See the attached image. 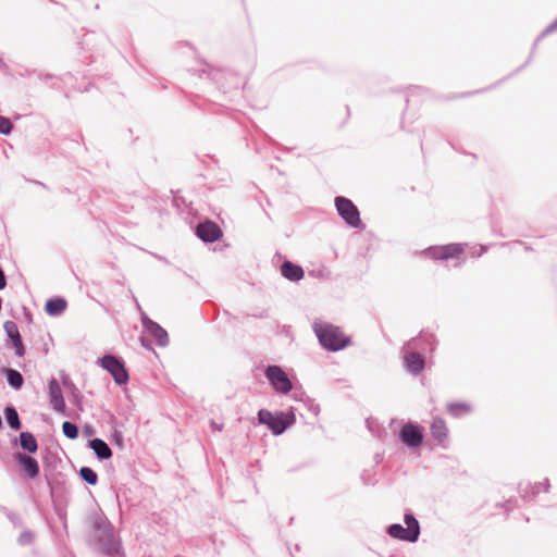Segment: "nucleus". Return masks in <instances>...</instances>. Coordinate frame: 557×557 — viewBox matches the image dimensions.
<instances>
[{"label": "nucleus", "mask_w": 557, "mask_h": 557, "mask_svg": "<svg viewBox=\"0 0 557 557\" xmlns=\"http://www.w3.org/2000/svg\"><path fill=\"white\" fill-rule=\"evenodd\" d=\"M404 521H405L406 528L403 527L400 523L391 524L387 528L388 535L393 539H397V540L409 542V543L417 542L419 539V535H420L419 521L410 512L405 515Z\"/></svg>", "instance_id": "f03ea898"}, {"label": "nucleus", "mask_w": 557, "mask_h": 557, "mask_svg": "<svg viewBox=\"0 0 557 557\" xmlns=\"http://www.w3.org/2000/svg\"><path fill=\"white\" fill-rule=\"evenodd\" d=\"M98 364L112 375L117 385H124L127 383L128 373L120 358L113 355H106L98 359Z\"/></svg>", "instance_id": "20e7f679"}, {"label": "nucleus", "mask_w": 557, "mask_h": 557, "mask_svg": "<svg viewBox=\"0 0 557 557\" xmlns=\"http://www.w3.org/2000/svg\"><path fill=\"white\" fill-rule=\"evenodd\" d=\"M89 446L101 460L109 459L112 456V450L109 445L100 438L91 440Z\"/></svg>", "instance_id": "dca6fc26"}, {"label": "nucleus", "mask_w": 557, "mask_h": 557, "mask_svg": "<svg viewBox=\"0 0 557 557\" xmlns=\"http://www.w3.org/2000/svg\"><path fill=\"white\" fill-rule=\"evenodd\" d=\"M3 329L7 336L12 341L13 348L15 349V355L17 357H23L25 354V348L23 346L16 323L13 321H7L3 324Z\"/></svg>", "instance_id": "9b49d317"}, {"label": "nucleus", "mask_w": 557, "mask_h": 557, "mask_svg": "<svg viewBox=\"0 0 557 557\" xmlns=\"http://www.w3.org/2000/svg\"><path fill=\"white\" fill-rule=\"evenodd\" d=\"M466 245L463 244H448L443 246H432L423 250L426 258L433 260H447L457 259L463 253Z\"/></svg>", "instance_id": "423d86ee"}, {"label": "nucleus", "mask_w": 557, "mask_h": 557, "mask_svg": "<svg viewBox=\"0 0 557 557\" xmlns=\"http://www.w3.org/2000/svg\"><path fill=\"white\" fill-rule=\"evenodd\" d=\"M281 273L285 278L293 282L300 281L305 275L302 268L290 261H285L282 264Z\"/></svg>", "instance_id": "4468645a"}, {"label": "nucleus", "mask_w": 557, "mask_h": 557, "mask_svg": "<svg viewBox=\"0 0 557 557\" xmlns=\"http://www.w3.org/2000/svg\"><path fill=\"white\" fill-rule=\"evenodd\" d=\"M196 234L201 240L213 243L221 237L222 232L214 222L207 221L198 224L196 227Z\"/></svg>", "instance_id": "9d476101"}, {"label": "nucleus", "mask_w": 557, "mask_h": 557, "mask_svg": "<svg viewBox=\"0 0 557 557\" xmlns=\"http://www.w3.org/2000/svg\"><path fill=\"white\" fill-rule=\"evenodd\" d=\"M62 431L63 434L71 440H74L78 436V428L70 421H65L63 423Z\"/></svg>", "instance_id": "b1692460"}, {"label": "nucleus", "mask_w": 557, "mask_h": 557, "mask_svg": "<svg viewBox=\"0 0 557 557\" xmlns=\"http://www.w3.org/2000/svg\"><path fill=\"white\" fill-rule=\"evenodd\" d=\"M211 428L214 430V431H221L222 430V426L219 425L216 422L214 421H211Z\"/></svg>", "instance_id": "c85d7f7f"}, {"label": "nucleus", "mask_w": 557, "mask_h": 557, "mask_svg": "<svg viewBox=\"0 0 557 557\" xmlns=\"http://www.w3.org/2000/svg\"><path fill=\"white\" fill-rule=\"evenodd\" d=\"M264 374L275 392L288 394L292 391L293 384L280 366H269Z\"/></svg>", "instance_id": "0eeeda50"}, {"label": "nucleus", "mask_w": 557, "mask_h": 557, "mask_svg": "<svg viewBox=\"0 0 557 557\" xmlns=\"http://www.w3.org/2000/svg\"><path fill=\"white\" fill-rule=\"evenodd\" d=\"M49 396H50V403L53 408V410L65 413V403L62 394V389L60 387V384L55 379H52L49 382Z\"/></svg>", "instance_id": "f8f14e48"}, {"label": "nucleus", "mask_w": 557, "mask_h": 557, "mask_svg": "<svg viewBox=\"0 0 557 557\" xmlns=\"http://www.w3.org/2000/svg\"><path fill=\"white\" fill-rule=\"evenodd\" d=\"M313 331L320 344L327 350L337 351L349 345V338L335 325L315 322Z\"/></svg>", "instance_id": "f257e3e1"}, {"label": "nucleus", "mask_w": 557, "mask_h": 557, "mask_svg": "<svg viewBox=\"0 0 557 557\" xmlns=\"http://www.w3.org/2000/svg\"><path fill=\"white\" fill-rule=\"evenodd\" d=\"M81 478L90 485L97 483L98 476L97 473L88 467H83L79 471Z\"/></svg>", "instance_id": "5701e85b"}, {"label": "nucleus", "mask_w": 557, "mask_h": 557, "mask_svg": "<svg viewBox=\"0 0 557 557\" xmlns=\"http://www.w3.org/2000/svg\"><path fill=\"white\" fill-rule=\"evenodd\" d=\"M3 371L7 376L9 385L14 389H21L24 383L22 374L14 369H4Z\"/></svg>", "instance_id": "aec40b11"}, {"label": "nucleus", "mask_w": 557, "mask_h": 557, "mask_svg": "<svg viewBox=\"0 0 557 557\" xmlns=\"http://www.w3.org/2000/svg\"><path fill=\"white\" fill-rule=\"evenodd\" d=\"M259 423L265 424L274 435H281L289 425L295 422V414L289 413H272L267 409H260L258 412Z\"/></svg>", "instance_id": "7ed1b4c3"}, {"label": "nucleus", "mask_w": 557, "mask_h": 557, "mask_svg": "<svg viewBox=\"0 0 557 557\" xmlns=\"http://www.w3.org/2000/svg\"><path fill=\"white\" fill-rule=\"evenodd\" d=\"M7 285V280H5V275H4V272L2 271V269L0 268V290L3 289Z\"/></svg>", "instance_id": "cd10ccee"}, {"label": "nucleus", "mask_w": 557, "mask_h": 557, "mask_svg": "<svg viewBox=\"0 0 557 557\" xmlns=\"http://www.w3.org/2000/svg\"><path fill=\"white\" fill-rule=\"evenodd\" d=\"M400 441L409 448H418L423 442V429L411 422L403 425L399 432Z\"/></svg>", "instance_id": "6e6552de"}, {"label": "nucleus", "mask_w": 557, "mask_h": 557, "mask_svg": "<svg viewBox=\"0 0 557 557\" xmlns=\"http://www.w3.org/2000/svg\"><path fill=\"white\" fill-rule=\"evenodd\" d=\"M34 539V534L33 532L30 531H24L23 533H21V535L18 536V543L21 545H27V544H30L32 541Z\"/></svg>", "instance_id": "bb28decb"}, {"label": "nucleus", "mask_w": 557, "mask_h": 557, "mask_svg": "<svg viewBox=\"0 0 557 557\" xmlns=\"http://www.w3.org/2000/svg\"><path fill=\"white\" fill-rule=\"evenodd\" d=\"M335 207L339 216L351 227H359L361 219L358 208L354 202L345 197L335 198Z\"/></svg>", "instance_id": "39448f33"}, {"label": "nucleus", "mask_w": 557, "mask_h": 557, "mask_svg": "<svg viewBox=\"0 0 557 557\" xmlns=\"http://www.w3.org/2000/svg\"><path fill=\"white\" fill-rule=\"evenodd\" d=\"M66 309V301L63 298H52L46 302L45 310L47 314L57 317Z\"/></svg>", "instance_id": "a211bd4d"}, {"label": "nucleus", "mask_w": 557, "mask_h": 557, "mask_svg": "<svg viewBox=\"0 0 557 557\" xmlns=\"http://www.w3.org/2000/svg\"><path fill=\"white\" fill-rule=\"evenodd\" d=\"M20 443L23 449L28 453H36L38 448L37 441L35 436L29 432H22L20 434Z\"/></svg>", "instance_id": "6ab92c4d"}, {"label": "nucleus", "mask_w": 557, "mask_h": 557, "mask_svg": "<svg viewBox=\"0 0 557 557\" xmlns=\"http://www.w3.org/2000/svg\"><path fill=\"white\" fill-rule=\"evenodd\" d=\"M447 410L453 417L459 418L468 414L471 411V406L467 403H450L447 405Z\"/></svg>", "instance_id": "412c9836"}, {"label": "nucleus", "mask_w": 557, "mask_h": 557, "mask_svg": "<svg viewBox=\"0 0 557 557\" xmlns=\"http://www.w3.org/2000/svg\"><path fill=\"white\" fill-rule=\"evenodd\" d=\"M404 360L406 369L412 374H419L424 368V359L418 352H406Z\"/></svg>", "instance_id": "ddd939ff"}, {"label": "nucleus", "mask_w": 557, "mask_h": 557, "mask_svg": "<svg viewBox=\"0 0 557 557\" xmlns=\"http://www.w3.org/2000/svg\"><path fill=\"white\" fill-rule=\"evenodd\" d=\"M12 127H13L12 122L9 119L0 115V134H3V135L10 134Z\"/></svg>", "instance_id": "393cba45"}, {"label": "nucleus", "mask_w": 557, "mask_h": 557, "mask_svg": "<svg viewBox=\"0 0 557 557\" xmlns=\"http://www.w3.org/2000/svg\"><path fill=\"white\" fill-rule=\"evenodd\" d=\"M485 250H486V248L482 246L481 247V252L479 253V256H481Z\"/></svg>", "instance_id": "7c9ffc66"}, {"label": "nucleus", "mask_w": 557, "mask_h": 557, "mask_svg": "<svg viewBox=\"0 0 557 557\" xmlns=\"http://www.w3.org/2000/svg\"><path fill=\"white\" fill-rule=\"evenodd\" d=\"M16 459L24 467V470L29 478H36L38 475L39 466L36 459L24 454H17Z\"/></svg>", "instance_id": "2eb2a0df"}, {"label": "nucleus", "mask_w": 557, "mask_h": 557, "mask_svg": "<svg viewBox=\"0 0 557 557\" xmlns=\"http://www.w3.org/2000/svg\"><path fill=\"white\" fill-rule=\"evenodd\" d=\"M532 495H536L540 492L547 493L549 491V480L544 479L542 482L534 484Z\"/></svg>", "instance_id": "a878e982"}, {"label": "nucleus", "mask_w": 557, "mask_h": 557, "mask_svg": "<svg viewBox=\"0 0 557 557\" xmlns=\"http://www.w3.org/2000/svg\"><path fill=\"white\" fill-rule=\"evenodd\" d=\"M522 245H523V244H522V243H520V242H519V243H515V244H513V246H515V247H520V246H522Z\"/></svg>", "instance_id": "c756f323"}, {"label": "nucleus", "mask_w": 557, "mask_h": 557, "mask_svg": "<svg viewBox=\"0 0 557 557\" xmlns=\"http://www.w3.org/2000/svg\"><path fill=\"white\" fill-rule=\"evenodd\" d=\"M431 434L438 443H442L447 437V426L443 419L434 418L431 423Z\"/></svg>", "instance_id": "f3484780"}, {"label": "nucleus", "mask_w": 557, "mask_h": 557, "mask_svg": "<svg viewBox=\"0 0 557 557\" xmlns=\"http://www.w3.org/2000/svg\"><path fill=\"white\" fill-rule=\"evenodd\" d=\"M144 329L146 333L151 336L156 343L161 346L165 347L169 344V335L166 331L161 327L158 323L153 322L147 317H144L141 319Z\"/></svg>", "instance_id": "1a4fd4ad"}, {"label": "nucleus", "mask_w": 557, "mask_h": 557, "mask_svg": "<svg viewBox=\"0 0 557 557\" xmlns=\"http://www.w3.org/2000/svg\"><path fill=\"white\" fill-rule=\"evenodd\" d=\"M4 414H5L8 424L13 430L17 431V430L21 429V421H20V418H18V413H17V411H16V409L14 407H7L5 410H4Z\"/></svg>", "instance_id": "4be33fe9"}]
</instances>
